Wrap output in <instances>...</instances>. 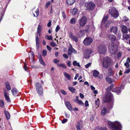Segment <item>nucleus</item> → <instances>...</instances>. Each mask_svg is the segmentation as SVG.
<instances>
[{
  "label": "nucleus",
  "mask_w": 130,
  "mask_h": 130,
  "mask_svg": "<svg viewBox=\"0 0 130 130\" xmlns=\"http://www.w3.org/2000/svg\"><path fill=\"white\" fill-rule=\"evenodd\" d=\"M112 97L113 95L111 92L108 91L107 92L103 99V101L105 102H110L108 105V108L109 109H112L113 107V102L111 101Z\"/></svg>",
  "instance_id": "obj_1"
},
{
  "label": "nucleus",
  "mask_w": 130,
  "mask_h": 130,
  "mask_svg": "<svg viewBox=\"0 0 130 130\" xmlns=\"http://www.w3.org/2000/svg\"><path fill=\"white\" fill-rule=\"evenodd\" d=\"M108 124L113 130H121L122 125L121 123L118 121H115L114 122L108 121Z\"/></svg>",
  "instance_id": "obj_2"
},
{
  "label": "nucleus",
  "mask_w": 130,
  "mask_h": 130,
  "mask_svg": "<svg viewBox=\"0 0 130 130\" xmlns=\"http://www.w3.org/2000/svg\"><path fill=\"white\" fill-rule=\"evenodd\" d=\"M117 44H116L112 42L109 45L108 49L109 51L112 54H115L118 49V45L119 44V42L117 41Z\"/></svg>",
  "instance_id": "obj_3"
},
{
  "label": "nucleus",
  "mask_w": 130,
  "mask_h": 130,
  "mask_svg": "<svg viewBox=\"0 0 130 130\" xmlns=\"http://www.w3.org/2000/svg\"><path fill=\"white\" fill-rule=\"evenodd\" d=\"M111 61V59L109 57L104 58L102 61L103 67L105 68H108L110 66Z\"/></svg>",
  "instance_id": "obj_4"
},
{
  "label": "nucleus",
  "mask_w": 130,
  "mask_h": 130,
  "mask_svg": "<svg viewBox=\"0 0 130 130\" xmlns=\"http://www.w3.org/2000/svg\"><path fill=\"white\" fill-rule=\"evenodd\" d=\"M109 13L114 18H117L119 16L118 11L114 7L111 8L109 9Z\"/></svg>",
  "instance_id": "obj_5"
},
{
  "label": "nucleus",
  "mask_w": 130,
  "mask_h": 130,
  "mask_svg": "<svg viewBox=\"0 0 130 130\" xmlns=\"http://www.w3.org/2000/svg\"><path fill=\"white\" fill-rule=\"evenodd\" d=\"M35 86L39 95H42L43 94V90L41 85L39 83H37Z\"/></svg>",
  "instance_id": "obj_6"
},
{
  "label": "nucleus",
  "mask_w": 130,
  "mask_h": 130,
  "mask_svg": "<svg viewBox=\"0 0 130 130\" xmlns=\"http://www.w3.org/2000/svg\"><path fill=\"white\" fill-rule=\"evenodd\" d=\"M106 50V48L103 45H100L98 47V51L100 54H105Z\"/></svg>",
  "instance_id": "obj_7"
},
{
  "label": "nucleus",
  "mask_w": 130,
  "mask_h": 130,
  "mask_svg": "<svg viewBox=\"0 0 130 130\" xmlns=\"http://www.w3.org/2000/svg\"><path fill=\"white\" fill-rule=\"evenodd\" d=\"M93 41L92 38L90 37L86 38L84 40L83 42L86 46H87L91 44Z\"/></svg>",
  "instance_id": "obj_8"
},
{
  "label": "nucleus",
  "mask_w": 130,
  "mask_h": 130,
  "mask_svg": "<svg viewBox=\"0 0 130 130\" xmlns=\"http://www.w3.org/2000/svg\"><path fill=\"white\" fill-rule=\"evenodd\" d=\"M87 21L86 18L85 17H83L79 20V25L81 27L84 26L86 24Z\"/></svg>",
  "instance_id": "obj_9"
},
{
  "label": "nucleus",
  "mask_w": 130,
  "mask_h": 130,
  "mask_svg": "<svg viewBox=\"0 0 130 130\" xmlns=\"http://www.w3.org/2000/svg\"><path fill=\"white\" fill-rule=\"evenodd\" d=\"M72 53H73L74 54H76L77 53V51L72 48L71 44L70 43L68 48V54L69 55H70Z\"/></svg>",
  "instance_id": "obj_10"
},
{
  "label": "nucleus",
  "mask_w": 130,
  "mask_h": 130,
  "mask_svg": "<svg viewBox=\"0 0 130 130\" xmlns=\"http://www.w3.org/2000/svg\"><path fill=\"white\" fill-rule=\"evenodd\" d=\"M87 9L88 10H92L95 6V4L92 2L87 3L86 4Z\"/></svg>",
  "instance_id": "obj_11"
},
{
  "label": "nucleus",
  "mask_w": 130,
  "mask_h": 130,
  "mask_svg": "<svg viewBox=\"0 0 130 130\" xmlns=\"http://www.w3.org/2000/svg\"><path fill=\"white\" fill-rule=\"evenodd\" d=\"M3 91L5 99L7 102H10L11 101V100L9 96L8 92L5 89H3Z\"/></svg>",
  "instance_id": "obj_12"
},
{
  "label": "nucleus",
  "mask_w": 130,
  "mask_h": 130,
  "mask_svg": "<svg viewBox=\"0 0 130 130\" xmlns=\"http://www.w3.org/2000/svg\"><path fill=\"white\" fill-rule=\"evenodd\" d=\"M92 51L91 49H87L86 51L84 54V56L85 58H89L90 57V54L91 53Z\"/></svg>",
  "instance_id": "obj_13"
},
{
  "label": "nucleus",
  "mask_w": 130,
  "mask_h": 130,
  "mask_svg": "<svg viewBox=\"0 0 130 130\" xmlns=\"http://www.w3.org/2000/svg\"><path fill=\"white\" fill-rule=\"evenodd\" d=\"M124 86L122 85L120 87L116 88L114 89L113 91L114 92L117 93L118 94L119 93H120L121 92L122 90L124 89Z\"/></svg>",
  "instance_id": "obj_14"
},
{
  "label": "nucleus",
  "mask_w": 130,
  "mask_h": 130,
  "mask_svg": "<svg viewBox=\"0 0 130 130\" xmlns=\"http://www.w3.org/2000/svg\"><path fill=\"white\" fill-rule=\"evenodd\" d=\"M11 92L14 96H18V91L17 90L16 88H13Z\"/></svg>",
  "instance_id": "obj_15"
},
{
  "label": "nucleus",
  "mask_w": 130,
  "mask_h": 130,
  "mask_svg": "<svg viewBox=\"0 0 130 130\" xmlns=\"http://www.w3.org/2000/svg\"><path fill=\"white\" fill-rule=\"evenodd\" d=\"M107 37L109 39V40H110L112 42H114L116 40V38L114 35H108Z\"/></svg>",
  "instance_id": "obj_16"
},
{
  "label": "nucleus",
  "mask_w": 130,
  "mask_h": 130,
  "mask_svg": "<svg viewBox=\"0 0 130 130\" xmlns=\"http://www.w3.org/2000/svg\"><path fill=\"white\" fill-rule=\"evenodd\" d=\"M121 30L122 32L124 33H127L128 32V29L127 27L125 25L121 26Z\"/></svg>",
  "instance_id": "obj_17"
},
{
  "label": "nucleus",
  "mask_w": 130,
  "mask_h": 130,
  "mask_svg": "<svg viewBox=\"0 0 130 130\" xmlns=\"http://www.w3.org/2000/svg\"><path fill=\"white\" fill-rule=\"evenodd\" d=\"M108 112V110H107L106 108L104 107L102 109L101 111V114L102 115L104 116L105 115L106 113Z\"/></svg>",
  "instance_id": "obj_18"
},
{
  "label": "nucleus",
  "mask_w": 130,
  "mask_h": 130,
  "mask_svg": "<svg viewBox=\"0 0 130 130\" xmlns=\"http://www.w3.org/2000/svg\"><path fill=\"white\" fill-rule=\"evenodd\" d=\"M38 58L39 59V61L40 63H41L43 66L45 65V63L43 61L41 54H38Z\"/></svg>",
  "instance_id": "obj_19"
},
{
  "label": "nucleus",
  "mask_w": 130,
  "mask_h": 130,
  "mask_svg": "<svg viewBox=\"0 0 130 130\" xmlns=\"http://www.w3.org/2000/svg\"><path fill=\"white\" fill-rule=\"evenodd\" d=\"M93 75L95 77H98L99 74V72L96 70H94L92 71Z\"/></svg>",
  "instance_id": "obj_20"
},
{
  "label": "nucleus",
  "mask_w": 130,
  "mask_h": 130,
  "mask_svg": "<svg viewBox=\"0 0 130 130\" xmlns=\"http://www.w3.org/2000/svg\"><path fill=\"white\" fill-rule=\"evenodd\" d=\"M110 31L111 32H113L116 34L117 31V28L116 26H113L110 29Z\"/></svg>",
  "instance_id": "obj_21"
},
{
  "label": "nucleus",
  "mask_w": 130,
  "mask_h": 130,
  "mask_svg": "<svg viewBox=\"0 0 130 130\" xmlns=\"http://www.w3.org/2000/svg\"><path fill=\"white\" fill-rule=\"evenodd\" d=\"M4 112L6 119L7 120L9 119L10 117V116L9 113L6 111H5Z\"/></svg>",
  "instance_id": "obj_22"
},
{
  "label": "nucleus",
  "mask_w": 130,
  "mask_h": 130,
  "mask_svg": "<svg viewBox=\"0 0 130 130\" xmlns=\"http://www.w3.org/2000/svg\"><path fill=\"white\" fill-rule=\"evenodd\" d=\"M65 104L68 108L69 109H71L72 108L70 102L68 101H67L65 102Z\"/></svg>",
  "instance_id": "obj_23"
},
{
  "label": "nucleus",
  "mask_w": 130,
  "mask_h": 130,
  "mask_svg": "<svg viewBox=\"0 0 130 130\" xmlns=\"http://www.w3.org/2000/svg\"><path fill=\"white\" fill-rule=\"evenodd\" d=\"M70 38L74 40L75 42H77L78 41V39L77 37L73 35L72 33H71L70 35Z\"/></svg>",
  "instance_id": "obj_24"
},
{
  "label": "nucleus",
  "mask_w": 130,
  "mask_h": 130,
  "mask_svg": "<svg viewBox=\"0 0 130 130\" xmlns=\"http://www.w3.org/2000/svg\"><path fill=\"white\" fill-rule=\"evenodd\" d=\"M85 34V31L84 30H80L77 34V35L79 36H82Z\"/></svg>",
  "instance_id": "obj_25"
},
{
  "label": "nucleus",
  "mask_w": 130,
  "mask_h": 130,
  "mask_svg": "<svg viewBox=\"0 0 130 130\" xmlns=\"http://www.w3.org/2000/svg\"><path fill=\"white\" fill-rule=\"evenodd\" d=\"M75 0H66L67 4L69 5H71L73 4L75 2Z\"/></svg>",
  "instance_id": "obj_26"
},
{
  "label": "nucleus",
  "mask_w": 130,
  "mask_h": 130,
  "mask_svg": "<svg viewBox=\"0 0 130 130\" xmlns=\"http://www.w3.org/2000/svg\"><path fill=\"white\" fill-rule=\"evenodd\" d=\"M122 21H125L126 22H128V23H127L126 25L127 26H129V23L130 22V21L128 19V18L126 16H124L123 18Z\"/></svg>",
  "instance_id": "obj_27"
},
{
  "label": "nucleus",
  "mask_w": 130,
  "mask_h": 130,
  "mask_svg": "<svg viewBox=\"0 0 130 130\" xmlns=\"http://www.w3.org/2000/svg\"><path fill=\"white\" fill-rule=\"evenodd\" d=\"M123 40H127L130 38V35L127 34H123Z\"/></svg>",
  "instance_id": "obj_28"
},
{
  "label": "nucleus",
  "mask_w": 130,
  "mask_h": 130,
  "mask_svg": "<svg viewBox=\"0 0 130 130\" xmlns=\"http://www.w3.org/2000/svg\"><path fill=\"white\" fill-rule=\"evenodd\" d=\"M5 85L6 88L8 90H10L11 89V87L8 82H6Z\"/></svg>",
  "instance_id": "obj_29"
},
{
  "label": "nucleus",
  "mask_w": 130,
  "mask_h": 130,
  "mask_svg": "<svg viewBox=\"0 0 130 130\" xmlns=\"http://www.w3.org/2000/svg\"><path fill=\"white\" fill-rule=\"evenodd\" d=\"M69 90L73 93H74L75 91V89L73 87H68Z\"/></svg>",
  "instance_id": "obj_30"
},
{
  "label": "nucleus",
  "mask_w": 130,
  "mask_h": 130,
  "mask_svg": "<svg viewBox=\"0 0 130 130\" xmlns=\"http://www.w3.org/2000/svg\"><path fill=\"white\" fill-rule=\"evenodd\" d=\"M105 79L106 81L109 83H111L112 82L111 79L108 76L106 77Z\"/></svg>",
  "instance_id": "obj_31"
},
{
  "label": "nucleus",
  "mask_w": 130,
  "mask_h": 130,
  "mask_svg": "<svg viewBox=\"0 0 130 130\" xmlns=\"http://www.w3.org/2000/svg\"><path fill=\"white\" fill-rule=\"evenodd\" d=\"M78 11L77 8H74L73 9L72 13L73 14L75 15L77 14L78 13Z\"/></svg>",
  "instance_id": "obj_32"
},
{
  "label": "nucleus",
  "mask_w": 130,
  "mask_h": 130,
  "mask_svg": "<svg viewBox=\"0 0 130 130\" xmlns=\"http://www.w3.org/2000/svg\"><path fill=\"white\" fill-rule=\"evenodd\" d=\"M73 64L74 66H77L78 67H80V65L79 62H77L76 61H74L73 62Z\"/></svg>",
  "instance_id": "obj_33"
},
{
  "label": "nucleus",
  "mask_w": 130,
  "mask_h": 130,
  "mask_svg": "<svg viewBox=\"0 0 130 130\" xmlns=\"http://www.w3.org/2000/svg\"><path fill=\"white\" fill-rule=\"evenodd\" d=\"M82 127V126L80 125L79 122H78L76 125V128L77 130H81L80 128Z\"/></svg>",
  "instance_id": "obj_34"
},
{
  "label": "nucleus",
  "mask_w": 130,
  "mask_h": 130,
  "mask_svg": "<svg viewBox=\"0 0 130 130\" xmlns=\"http://www.w3.org/2000/svg\"><path fill=\"white\" fill-rule=\"evenodd\" d=\"M57 65L58 67H62L64 68H67V66L64 64L62 63H58Z\"/></svg>",
  "instance_id": "obj_35"
},
{
  "label": "nucleus",
  "mask_w": 130,
  "mask_h": 130,
  "mask_svg": "<svg viewBox=\"0 0 130 130\" xmlns=\"http://www.w3.org/2000/svg\"><path fill=\"white\" fill-rule=\"evenodd\" d=\"M107 16H106L105 17H104L102 20L101 25H102L107 20Z\"/></svg>",
  "instance_id": "obj_36"
},
{
  "label": "nucleus",
  "mask_w": 130,
  "mask_h": 130,
  "mask_svg": "<svg viewBox=\"0 0 130 130\" xmlns=\"http://www.w3.org/2000/svg\"><path fill=\"white\" fill-rule=\"evenodd\" d=\"M64 74L65 76L69 80L71 78L70 76L67 73L64 72Z\"/></svg>",
  "instance_id": "obj_37"
},
{
  "label": "nucleus",
  "mask_w": 130,
  "mask_h": 130,
  "mask_svg": "<svg viewBox=\"0 0 130 130\" xmlns=\"http://www.w3.org/2000/svg\"><path fill=\"white\" fill-rule=\"evenodd\" d=\"M70 23L72 24H74L76 23L75 19L74 18H72L70 20Z\"/></svg>",
  "instance_id": "obj_38"
},
{
  "label": "nucleus",
  "mask_w": 130,
  "mask_h": 130,
  "mask_svg": "<svg viewBox=\"0 0 130 130\" xmlns=\"http://www.w3.org/2000/svg\"><path fill=\"white\" fill-rule=\"evenodd\" d=\"M45 38L49 40H53V37L51 36L46 35L45 36Z\"/></svg>",
  "instance_id": "obj_39"
},
{
  "label": "nucleus",
  "mask_w": 130,
  "mask_h": 130,
  "mask_svg": "<svg viewBox=\"0 0 130 130\" xmlns=\"http://www.w3.org/2000/svg\"><path fill=\"white\" fill-rule=\"evenodd\" d=\"M35 13H36V15L34 13H33L34 16L37 17L39 14V9L38 8L36 10V11H35Z\"/></svg>",
  "instance_id": "obj_40"
},
{
  "label": "nucleus",
  "mask_w": 130,
  "mask_h": 130,
  "mask_svg": "<svg viewBox=\"0 0 130 130\" xmlns=\"http://www.w3.org/2000/svg\"><path fill=\"white\" fill-rule=\"evenodd\" d=\"M109 75L110 76H111L114 74L113 71L109 69L108 71Z\"/></svg>",
  "instance_id": "obj_41"
},
{
  "label": "nucleus",
  "mask_w": 130,
  "mask_h": 130,
  "mask_svg": "<svg viewBox=\"0 0 130 130\" xmlns=\"http://www.w3.org/2000/svg\"><path fill=\"white\" fill-rule=\"evenodd\" d=\"M29 58L31 57L32 58H34V53L32 52L31 51L29 54Z\"/></svg>",
  "instance_id": "obj_42"
},
{
  "label": "nucleus",
  "mask_w": 130,
  "mask_h": 130,
  "mask_svg": "<svg viewBox=\"0 0 130 130\" xmlns=\"http://www.w3.org/2000/svg\"><path fill=\"white\" fill-rule=\"evenodd\" d=\"M4 105V101L2 100H0V106L2 107H3Z\"/></svg>",
  "instance_id": "obj_43"
},
{
  "label": "nucleus",
  "mask_w": 130,
  "mask_h": 130,
  "mask_svg": "<svg viewBox=\"0 0 130 130\" xmlns=\"http://www.w3.org/2000/svg\"><path fill=\"white\" fill-rule=\"evenodd\" d=\"M75 102L78 103L79 104L82 105H84V103L81 100H79L77 101H75Z\"/></svg>",
  "instance_id": "obj_44"
},
{
  "label": "nucleus",
  "mask_w": 130,
  "mask_h": 130,
  "mask_svg": "<svg viewBox=\"0 0 130 130\" xmlns=\"http://www.w3.org/2000/svg\"><path fill=\"white\" fill-rule=\"evenodd\" d=\"M112 23V22L111 21H108L105 25V26L106 27H108L109 25L110 24Z\"/></svg>",
  "instance_id": "obj_45"
},
{
  "label": "nucleus",
  "mask_w": 130,
  "mask_h": 130,
  "mask_svg": "<svg viewBox=\"0 0 130 130\" xmlns=\"http://www.w3.org/2000/svg\"><path fill=\"white\" fill-rule=\"evenodd\" d=\"M95 105L98 107L99 106L100 103L99 100L98 99L97 100L95 101Z\"/></svg>",
  "instance_id": "obj_46"
},
{
  "label": "nucleus",
  "mask_w": 130,
  "mask_h": 130,
  "mask_svg": "<svg viewBox=\"0 0 130 130\" xmlns=\"http://www.w3.org/2000/svg\"><path fill=\"white\" fill-rule=\"evenodd\" d=\"M47 51L46 50H44L42 51V55L43 56H45L47 54Z\"/></svg>",
  "instance_id": "obj_47"
},
{
  "label": "nucleus",
  "mask_w": 130,
  "mask_h": 130,
  "mask_svg": "<svg viewBox=\"0 0 130 130\" xmlns=\"http://www.w3.org/2000/svg\"><path fill=\"white\" fill-rule=\"evenodd\" d=\"M121 55L122 53L120 52H119L117 55V57L118 59H119L121 58Z\"/></svg>",
  "instance_id": "obj_48"
},
{
  "label": "nucleus",
  "mask_w": 130,
  "mask_h": 130,
  "mask_svg": "<svg viewBox=\"0 0 130 130\" xmlns=\"http://www.w3.org/2000/svg\"><path fill=\"white\" fill-rule=\"evenodd\" d=\"M41 30V26L40 25L38 26V27L37 29V33L38 34L40 35Z\"/></svg>",
  "instance_id": "obj_49"
},
{
  "label": "nucleus",
  "mask_w": 130,
  "mask_h": 130,
  "mask_svg": "<svg viewBox=\"0 0 130 130\" xmlns=\"http://www.w3.org/2000/svg\"><path fill=\"white\" fill-rule=\"evenodd\" d=\"M50 45L53 47H54L56 45V44L53 42H51Z\"/></svg>",
  "instance_id": "obj_50"
},
{
  "label": "nucleus",
  "mask_w": 130,
  "mask_h": 130,
  "mask_svg": "<svg viewBox=\"0 0 130 130\" xmlns=\"http://www.w3.org/2000/svg\"><path fill=\"white\" fill-rule=\"evenodd\" d=\"M124 65L127 68H129L130 66V65L129 63H127V62H125L124 63Z\"/></svg>",
  "instance_id": "obj_51"
},
{
  "label": "nucleus",
  "mask_w": 130,
  "mask_h": 130,
  "mask_svg": "<svg viewBox=\"0 0 130 130\" xmlns=\"http://www.w3.org/2000/svg\"><path fill=\"white\" fill-rule=\"evenodd\" d=\"M65 116L66 118H69L70 116V115L69 114L67 113H65Z\"/></svg>",
  "instance_id": "obj_52"
},
{
  "label": "nucleus",
  "mask_w": 130,
  "mask_h": 130,
  "mask_svg": "<svg viewBox=\"0 0 130 130\" xmlns=\"http://www.w3.org/2000/svg\"><path fill=\"white\" fill-rule=\"evenodd\" d=\"M130 72V68L126 70L124 72V73H128Z\"/></svg>",
  "instance_id": "obj_53"
},
{
  "label": "nucleus",
  "mask_w": 130,
  "mask_h": 130,
  "mask_svg": "<svg viewBox=\"0 0 130 130\" xmlns=\"http://www.w3.org/2000/svg\"><path fill=\"white\" fill-rule=\"evenodd\" d=\"M53 62L55 63H57L59 62V60L56 59H54L53 60Z\"/></svg>",
  "instance_id": "obj_54"
},
{
  "label": "nucleus",
  "mask_w": 130,
  "mask_h": 130,
  "mask_svg": "<svg viewBox=\"0 0 130 130\" xmlns=\"http://www.w3.org/2000/svg\"><path fill=\"white\" fill-rule=\"evenodd\" d=\"M68 121V119H63L62 121V123H64L67 122Z\"/></svg>",
  "instance_id": "obj_55"
},
{
  "label": "nucleus",
  "mask_w": 130,
  "mask_h": 130,
  "mask_svg": "<svg viewBox=\"0 0 130 130\" xmlns=\"http://www.w3.org/2000/svg\"><path fill=\"white\" fill-rule=\"evenodd\" d=\"M91 63H89L88 64H87L85 65V67L86 68H88L90 66L91 64Z\"/></svg>",
  "instance_id": "obj_56"
},
{
  "label": "nucleus",
  "mask_w": 130,
  "mask_h": 130,
  "mask_svg": "<svg viewBox=\"0 0 130 130\" xmlns=\"http://www.w3.org/2000/svg\"><path fill=\"white\" fill-rule=\"evenodd\" d=\"M61 92L64 95H66L67 94V93L65 92L64 90H62L61 91Z\"/></svg>",
  "instance_id": "obj_57"
},
{
  "label": "nucleus",
  "mask_w": 130,
  "mask_h": 130,
  "mask_svg": "<svg viewBox=\"0 0 130 130\" xmlns=\"http://www.w3.org/2000/svg\"><path fill=\"white\" fill-rule=\"evenodd\" d=\"M63 57L66 59L68 58V55L66 54H64L63 55Z\"/></svg>",
  "instance_id": "obj_58"
},
{
  "label": "nucleus",
  "mask_w": 130,
  "mask_h": 130,
  "mask_svg": "<svg viewBox=\"0 0 130 130\" xmlns=\"http://www.w3.org/2000/svg\"><path fill=\"white\" fill-rule=\"evenodd\" d=\"M36 47L37 48H38L39 47V41L36 42Z\"/></svg>",
  "instance_id": "obj_59"
},
{
  "label": "nucleus",
  "mask_w": 130,
  "mask_h": 130,
  "mask_svg": "<svg viewBox=\"0 0 130 130\" xmlns=\"http://www.w3.org/2000/svg\"><path fill=\"white\" fill-rule=\"evenodd\" d=\"M85 105L86 107L88 106L89 104L88 103V102L87 101H86L85 102Z\"/></svg>",
  "instance_id": "obj_60"
},
{
  "label": "nucleus",
  "mask_w": 130,
  "mask_h": 130,
  "mask_svg": "<svg viewBox=\"0 0 130 130\" xmlns=\"http://www.w3.org/2000/svg\"><path fill=\"white\" fill-rule=\"evenodd\" d=\"M60 29V27L58 25L57 26L55 29V31L56 32H57Z\"/></svg>",
  "instance_id": "obj_61"
},
{
  "label": "nucleus",
  "mask_w": 130,
  "mask_h": 130,
  "mask_svg": "<svg viewBox=\"0 0 130 130\" xmlns=\"http://www.w3.org/2000/svg\"><path fill=\"white\" fill-rule=\"evenodd\" d=\"M50 5V2L48 1V2L46 4L45 6L46 7V8H47V7H48Z\"/></svg>",
  "instance_id": "obj_62"
},
{
  "label": "nucleus",
  "mask_w": 130,
  "mask_h": 130,
  "mask_svg": "<svg viewBox=\"0 0 130 130\" xmlns=\"http://www.w3.org/2000/svg\"><path fill=\"white\" fill-rule=\"evenodd\" d=\"M100 130H107V129L105 127L103 128L102 127H101L99 128Z\"/></svg>",
  "instance_id": "obj_63"
},
{
  "label": "nucleus",
  "mask_w": 130,
  "mask_h": 130,
  "mask_svg": "<svg viewBox=\"0 0 130 130\" xmlns=\"http://www.w3.org/2000/svg\"><path fill=\"white\" fill-rule=\"evenodd\" d=\"M68 67H70L71 66V62L70 61H69L67 63Z\"/></svg>",
  "instance_id": "obj_64"
}]
</instances>
